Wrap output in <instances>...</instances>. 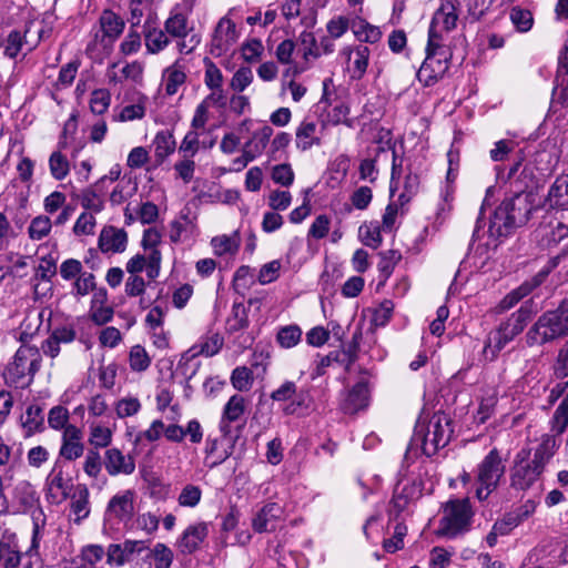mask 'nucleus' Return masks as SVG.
Here are the masks:
<instances>
[{
    "mask_svg": "<svg viewBox=\"0 0 568 568\" xmlns=\"http://www.w3.org/2000/svg\"><path fill=\"white\" fill-rule=\"evenodd\" d=\"M540 211L542 207L537 203L534 192L511 193L505 196L491 214L488 233L494 239L507 237L531 219L538 217Z\"/></svg>",
    "mask_w": 568,
    "mask_h": 568,
    "instance_id": "1",
    "label": "nucleus"
},
{
    "mask_svg": "<svg viewBox=\"0 0 568 568\" xmlns=\"http://www.w3.org/2000/svg\"><path fill=\"white\" fill-rule=\"evenodd\" d=\"M568 336V298L557 308L542 313L527 331L525 338L529 347L542 346Z\"/></svg>",
    "mask_w": 568,
    "mask_h": 568,
    "instance_id": "2",
    "label": "nucleus"
},
{
    "mask_svg": "<svg viewBox=\"0 0 568 568\" xmlns=\"http://www.w3.org/2000/svg\"><path fill=\"white\" fill-rule=\"evenodd\" d=\"M450 418L444 413L434 414L426 425L415 428L406 454L420 447L422 452L430 457L450 440L453 428Z\"/></svg>",
    "mask_w": 568,
    "mask_h": 568,
    "instance_id": "3",
    "label": "nucleus"
},
{
    "mask_svg": "<svg viewBox=\"0 0 568 568\" xmlns=\"http://www.w3.org/2000/svg\"><path fill=\"white\" fill-rule=\"evenodd\" d=\"M531 317V311L528 306H520L506 321L489 333L484 345V354L490 361H494L499 352L519 335Z\"/></svg>",
    "mask_w": 568,
    "mask_h": 568,
    "instance_id": "4",
    "label": "nucleus"
},
{
    "mask_svg": "<svg viewBox=\"0 0 568 568\" xmlns=\"http://www.w3.org/2000/svg\"><path fill=\"white\" fill-rule=\"evenodd\" d=\"M474 511L468 498L450 499L443 506L437 534L455 538L470 529Z\"/></svg>",
    "mask_w": 568,
    "mask_h": 568,
    "instance_id": "5",
    "label": "nucleus"
},
{
    "mask_svg": "<svg viewBox=\"0 0 568 568\" xmlns=\"http://www.w3.org/2000/svg\"><path fill=\"white\" fill-rule=\"evenodd\" d=\"M506 471L505 462L497 448H493L477 466L475 491L479 500H486L497 489Z\"/></svg>",
    "mask_w": 568,
    "mask_h": 568,
    "instance_id": "6",
    "label": "nucleus"
},
{
    "mask_svg": "<svg viewBox=\"0 0 568 568\" xmlns=\"http://www.w3.org/2000/svg\"><path fill=\"white\" fill-rule=\"evenodd\" d=\"M40 366L41 354L39 348L32 345H21L8 369L10 382L21 387L29 386Z\"/></svg>",
    "mask_w": 568,
    "mask_h": 568,
    "instance_id": "7",
    "label": "nucleus"
},
{
    "mask_svg": "<svg viewBox=\"0 0 568 568\" xmlns=\"http://www.w3.org/2000/svg\"><path fill=\"white\" fill-rule=\"evenodd\" d=\"M541 207L539 232L548 245H556L568 236V207Z\"/></svg>",
    "mask_w": 568,
    "mask_h": 568,
    "instance_id": "8",
    "label": "nucleus"
},
{
    "mask_svg": "<svg viewBox=\"0 0 568 568\" xmlns=\"http://www.w3.org/2000/svg\"><path fill=\"white\" fill-rule=\"evenodd\" d=\"M39 525L34 524L32 531V540L29 549L22 555L16 546L0 541V566L3 568H17L21 560L27 559L23 562V568H32L33 565H38L40 561L39 554Z\"/></svg>",
    "mask_w": 568,
    "mask_h": 568,
    "instance_id": "9",
    "label": "nucleus"
},
{
    "mask_svg": "<svg viewBox=\"0 0 568 568\" xmlns=\"http://www.w3.org/2000/svg\"><path fill=\"white\" fill-rule=\"evenodd\" d=\"M529 456V448L520 449L515 456V465L510 474V486L515 489L527 490L542 474L540 469H535V465L528 460Z\"/></svg>",
    "mask_w": 568,
    "mask_h": 568,
    "instance_id": "10",
    "label": "nucleus"
},
{
    "mask_svg": "<svg viewBox=\"0 0 568 568\" xmlns=\"http://www.w3.org/2000/svg\"><path fill=\"white\" fill-rule=\"evenodd\" d=\"M537 168L531 162H525L520 156L508 170L506 181L509 183L511 193L532 192L537 184Z\"/></svg>",
    "mask_w": 568,
    "mask_h": 568,
    "instance_id": "11",
    "label": "nucleus"
},
{
    "mask_svg": "<svg viewBox=\"0 0 568 568\" xmlns=\"http://www.w3.org/2000/svg\"><path fill=\"white\" fill-rule=\"evenodd\" d=\"M452 53L439 55L426 53V58L417 71V79L424 87H433L448 71Z\"/></svg>",
    "mask_w": 568,
    "mask_h": 568,
    "instance_id": "12",
    "label": "nucleus"
},
{
    "mask_svg": "<svg viewBox=\"0 0 568 568\" xmlns=\"http://www.w3.org/2000/svg\"><path fill=\"white\" fill-rule=\"evenodd\" d=\"M146 549L148 545L143 540H125L123 544H111L106 551V562L122 566L131 562L135 554H141Z\"/></svg>",
    "mask_w": 568,
    "mask_h": 568,
    "instance_id": "13",
    "label": "nucleus"
},
{
    "mask_svg": "<svg viewBox=\"0 0 568 568\" xmlns=\"http://www.w3.org/2000/svg\"><path fill=\"white\" fill-rule=\"evenodd\" d=\"M126 244L128 233L124 229L108 225L101 230L98 246L103 253H122Z\"/></svg>",
    "mask_w": 568,
    "mask_h": 568,
    "instance_id": "14",
    "label": "nucleus"
},
{
    "mask_svg": "<svg viewBox=\"0 0 568 568\" xmlns=\"http://www.w3.org/2000/svg\"><path fill=\"white\" fill-rule=\"evenodd\" d=\"M81 439V430L74 425H68L62 434V445L59 450V457L69 462L81 457L84 452Z\"/></svg>",
    "mask_w": 568,
    "mask_h": 568,
    "instance_id": "15",
    "label": "nucleus"
},
{
    "mask_svg": "<svg viewBox=\"0 0 568 568\" xmlns=\"http://www.w3.org/2000/svg\"><path fill=\"white\" fill-rule=\"evenodd\" d=\"M103 464L110 476L131 475L135 470L134 459L114 447L105 450Z\"/></svg>",
    "mask_w": 568,
    "mask_h": 568,
    "instance_id": "16",
    "label": "nucleus"
},
{
    "mask_svg": "<svg viewBox=\"0 0 568 568\" xmlns=\"http://www.w3.org/2000/svg\"><path fill=\"white\" fill-rule=\"evenodd\" d=\"M209 535V527L206 523H196L190 525L181 535L178 540V548L183 554H192L197 550L201 544Z\"/></svg>",
    "mask_w": 568,
    "mask_h": 568,
    "instance_id": "17",
    "label": "nucleus"
},
{
    "mask_svg": "<svg viewBox=\"0 0 568 568\" xmlns=\"http://www.w3.org/2000/svg\"><path fill=\"white\" fill-rule=\"evenodd\" d=\"M99 21L101 36L97 33L95 38L97 40L100 38L101 42L108 41V43L111 44L123 32V19L111 10H104L100 16Z\"/></svg>",
    "mask_w": 568,
    "mask_h": 568,
    "instance_id": "18",
    "label": "nucleus"
},
{
    "mask_svg": "<svg viewBox=\"0 0 568 568\" xmlns=\"http://www.w3.org/2000/svg\"><path fill=\"white\" fill-rule=\"evenodd\" d=\"M133 499V490L129 489L122 494H116L110 499L106 510L120 521L126 523L132 519L134 514Z\"/></svg>",
    "mask_w": 568,
    "mask_h": 568,
    "instance_id": "19",
    "label": "nucleus"
},
{
    "mask_svg": "<svg viewBox=\"0 0 568 568\" xmlns=\"http://www.w3.org/2000/svg\"><path fill=\"white\" fill-rule=\"evenodd\" d=\"M368 405L367 382L359 381L348 392L342 404V409L346 414H355Z\"/></svg>",
    "mask_w": 568,
    "mask_h": 568,
    "instance_id": "20",
    "label": "nucleus"
},
{
    "mask_svg": "<svg viewBox=\"0 0 568 568\" xmlns=\"http://www.w3.org/2000/svg\"><path fill=\"white\" fill-rule=\"evenodd\" d=\"M558 447L559 444L554 435L546 434L541 436L540 443L536 447L534 457L530 460L535 465V469H540L544 473L546 465L554 457Z\"/></svg>",
    "mask_w": 568,
    "mask_h": 568,
    "instance_id": "21",
    "label": "nucleus"
},
{
    "mask_svg": "<svg viewBox=\"0 0 568 568\" xmlns=\"http://www.w3.org/2000/svg\"><path fill=\"white\" fill-rule=\"evenodd\" d=\"M45 484L50 493L54 489L61 493V498L64 500L70 497V491L73 487L72 479L64 476L63 466L60 459H57L50 474L47 477ZM54 496L53 494H51Z\"/></svg>",
    "mask_w": 568,
    "mask_h": 568,
    "instance_id": "22",
    "label": "nucleus"
},
{
    "mask_svg": "<svg viewBox=\"0 0 568 568\" xmlns=\"http://www.w3.org/2000/svg\"><path fill=\"white\" fill-rule=\"evenodd\" d=\"M457 20L458 14L455 3L452 0H446L435 11L430 24L445 32H449L456 28Z\"/></svg>",
    "mask_w": 568,
    "mask_h": 568,
    "instance_id": "23",
    "label": "nucleus"
},
{
    "mask_svg": "<svg viewBox=\"0 0 568 568\" xmlns=\"http://www.w3.org/2000/svg\"><path fill=\"white\" fill-rule=\"evenodd\" d=\"M272 135L273 129L270 125H264L253 133L252 138L243 145V152L248 160H254L263 153Z\"/></svg>",
    "mask_w": 568,
    "mask_h": 568,
    "instance_id": "24",
    "label": "nucleus"
},
{
    "mask_svg": "<svg viewBox=\"0 0 568 568\" xmlns=\"http://www.w3.org/2000/svg\"><path fill=\"white\" fill-rule=\"evenodd\" d=\"M146 49L150 53H158L169 44L165 31L159 29L151 19H148L143 27Z\"/></svg>",
    "mask_w": 568,
    "mask_h": 568,
    "instance_id": "25",
    "label": "nucleus"
},
{
    "mask_svg": "<svg viewBox=\"0 0 568 568\" xmlns=\"http://www.w3.org/2000/svg\"><path fill=\"white\" fill-rule=\"evenodd\" d=\"M545 205L567 207L568 205V174L558 176L548 190Z\"/></svg>",
    "mask_w": 568,
    "mask_h": 568,
    "instance_id": "26",
    "label": "nucleus"
},
{
    "mask_svg": "<svg viewBox=\"0 0 568 568\" xmlns=\"http://www.w3.org/2000/svg\"><path fill=\"white\" fill-rule=\"evenodd\" d=\"M250 326L248 308L243 303L234 302L231 314L226 318L225 329L229 334L244 331Z\"/></svg>",
    "mask_w": 568,
    "mask_h": 568,
    "instance_id": "27",
    "label": "nucleus"
},
{
    "mask_svg": "<svg viewBox=\"0 0 568 568\" xmlns=\"http://www.w3.org/2000/svg\"><path fill=\"white\" fill-rule=\"evenodd\" d=\"M72 499L71 510L77 516L74 523L80 524L90 514L88 487L85 485H78Z\"/></svg>",
    "mask_w": 568,
    "mask_h": 568,
    "instance_id": "28",
    "label": "nucleus"
},
{
    "mask_svg": "<svg viewBox=\"0 0 568 568\" xmlns=\"http://www.w3.org/2000/svg\"><path fill=\"white\" fill-rule=\"evenodd\" d=\"M316 123L303 121L296 129V146L302 151L311 149L314 144L320 145V138L315 136Z\"/></svg>",
    "mask_w": 568,
    "mask_h": 568,
    "instance_id": "29",
    "label": "nucleus"
},
{
    "mask_svg": "<svg viewBox=\"0 0 568 568\" xmlns=\"http://www.w3.org/2000/svg\"><path fill=\"white\" fill-rule=\"evenodd\" d=\"M292 402L285 406L284 413L286 415H304L306 414L313 403L310 389L301 388L296 389V394L293 395Z\"/></svg>",
    "mask_w": 568,
    "mask_h": 568,
    "instance_id": "30",
    "label": "nucleus"
},
{
    "mask_svg": "<svg viewBox=\"0 0 568 568\" xmlns=\"http://www.w3.org/2000/svg\"><path fill=\"white\" fill-rule=\"evenodd\" d=\"M21 418L27 436H31L36 432L43 429V410L39 405H30Z\"/></svg>",
    "mask_w": 568,
    "mask_h": 568,
    "instance_id": "31",
    "label": "nucleus"
},
{
    "mask_svg": "<svg viewBox=\"0 0 568 568\" xmlns=\"http://www.w3.org/2000/svg\"><path fill=\"white\" fill-rule=\"evenodd\" d=\"M224 344V338L220 333H212L201 338L199 344L194 345L191 351H195L194 355H204L211 357L216 355Z\"/></svg>",
    "mask_w": 568,
    "mask_h": 568,
    "instance_id": "32",
    "label": "nucleus"
},
{
    "mask_svg": "<svg viewBox=\"0 0 568 568\" xmlns=\"http://www.w3.org/2000/svg\"><path fill=\"white\" fill-rule=\"evenodd\" d=\"M154 154L159 162H163L175 150V140L170 131L163 130L156 133L154 141Z\"/></svg>",
    "mask_w": 568,
    "mask_h": 568,
    "instance_id": "33",
    "label": "nucleus"
},
{
    "mask_svg": "<svg viewBox=\"0 0 568 568\" xmlns=\"http://www.w3.org/2000/svg\"><path fill=\"white\" fill-rule=\"evenodd\" d=\"M241 241L239 232L233 235H219L211 240V246L214 254L221 256L224 254H235L239 251Z\"/></svg>",
    "mask_w": 568,
    "mask_h": 568,
    "instance_id": "34",
    "label": "nucleus"
},
{
    "mask_svg": "<svg viewBox=\"0 0 568 568\" xmlns=\"http://www.w3.org/2000/svg\"><path fill=\"white\" fill-rule=\"evenodd\" d=\"M415 491L414 486H404L400 491H395L388 509L390 519H397L402 511L405 510Z\"/></svg>",
    "mask_w": 568,
    "mask_h": 568,
    "instance_id": "35",
    "label": "nucleus"
},
{
    "mask_svg": "<svg viewBox=\"0 0 568 568\" xmlns=\"http://www.w3.org/2000/svg\"><path fill=\"white\" fill-rule=\"evenodd\" d=\"M165 32L174 38L187 36V18L181 12L171 13L164 23Z\"/></svg>",
    "mask_w": 568,
    "mask_h": 568,
    "instance_id": "36",
    "label": "nucleus"
},
{
    "mask_svg": "<svg viewBox=\"0 0 568 568\" xmlns=\"http://www.w3.org/2000/svg\"><path fill=\"white\" fill-rule=\"evenodd\" d=\"M551 430L556 435H561L565 433L568 426V394L564 397L560 404L554 412V415L550 420Z\"/></svg>",
    "mask_w": 568,
    "mask_h": 568,
    "instance_id": "37",
    "label": "nucleus"
},
{
    "mask_svg": "<svg viewBox=\"0 0 568 568\" xmlns=\"http://www.w3.org/2000/svg\"><path fill=\"white\" fill-rule=\"evenodd\" d=\"M52 222L49 216L47 215H38L34 219H32L29 229L28 234L29 237L33 241H40L44 239L51 231Z\"/></svg>",
    "mask_w": 568,
    "mask_h": 568,
    "instance_id": "38",
    "label": "nucleus"
},
{
    "mask_svg": "<svg viewBox=\"0 0 568 568\" xmlns=\"http://www.w3.org/2000/svg\"><path fill=\"white\" fill-rule=\"evenodd\" d=\"M358 235L364 245L377 248L382 244V234L378 223L363 224Z\"/></svg>",
    "mask_w": 568,
    "mask_h": 568,
    "instance_id": "39",
    "label": "nucleus"
},
{
    "mask_svg": "<svg viewBox=\"0 0 568 568\" xmlns=\"http://www.w3.org/2000/svg\"><path fill=\"white\" fill-rule=\"evenodd\" d=\"M302 337V329L297 325H287L281 327L276 334L277 343L284 348H291L297 345Z\"/></svg>",
    "mask_w": 568,
    "mask_h": 568,
    "instance_id": "40",
    "label": "nucleus"
},
{
    "mask_svg": "<svg viewBox=\"0 0 568 568\" xmlns=\"http://www.w3.org/2000/svg\"><path fill=\"white\" fill-rule=\"evenodd\" d=\"M510 20L514 27L519 32H527L532 28L534 17L532 13L520 7H515L510 11Z\"/></svg>",
    "mask_w": 568,
    "mask_h": 568,
    "instance_id": "41",
    "label": "nucleus"
},
{
    "mask_svg": "<svg viewBox=\"0 0 568 568\" xmlns=\"http://www.w3.org/2000/svg\"><path fill=\"white\" fill-rule=\"evenodd\" d=\"M245 412V400L240 395H233L224 406L223 419L229 423L236 422Z\"/></svg>",
    "mask_w": 568,
    "mask_h": 568,
    "instance_id": "42",
    "label": "nucleus"
},
{
    "mask_svg": "<svg viewBox=\"0 0 568 568\" xmlns=\"http://www.w3.org/2000/svg\"><path fill=\"white\" fill-rule=\"evenodd\" d=\"M559 258V256L550 258L547 264L538 271L537 274L523 283L524 286H527L529 294L546 281L552 270L557 267Z\"/></svg>",
    "mask_w": 568,
    "mask_h": 568,
    "instance_id": "43",
    "label": "nucleus"
},
{
    "mask_svg": "<svg viewBox=\"0 0 568 568\" xmlns=\"http://www.w3.org/2000/svg\"><path fill=\"white\" fill-rule=\"evenodd\" d=\"M145 557H153L156 568H169L173 560L172 550L164 544L158 542L152 550H145Z\"/></svg>",
    "mask_w": 568,
    "mask_h": 568,
    "instance_id": "44",
    "label": "nucleus"
},
{
    "mask_svg": "<svg viewBox=\"0 0 568 568\" xmlns=\"http://www.w3.org/2000/svg\"><path fill=\"white\" fill-rule=\"evenodd\" d=\"M371 50L366 45H359L355 50V60L354 67L352 70L351 78L354 80H359L363 78L367 70L368 59H369Z\"/></svg>",
    "mask_w": 568,
    "mask_h": 568,
    "instance_id": "45",
    "label": "nucleus"
},
{
    "mask_svg": "<svg viewBox=\"0 0 568 568\" xmlns=\"http://www.w3.org/2000/svg\"><path fill=\"white\" fill-rule=\"evenodd\" d=\"M529 295L527 291V286L523 284L517 288L509 292L507 295L503 297V300L496 306V313L500 314L510 308H513L517 303H519L524 297Z\"/></svg>",
    "mask_w": 568,
    "mask_h": 568,
    "instance_id": "46",
    "label": "nucleus"
},
{
    "mask_svg": "<svg viewBox=\"0 0 568 568\" xmlns=\"http://www.w3.org/2000/svg\"><path fill=\"white\" fill-rule=\"evenodd\" d=\"M50 173L55 180H63L69 173V162L59 151L53 152L49 158Z\"/></svg>",
    "mask_w": 568,
    "mask_h": 568,
    "instance_id": "47",
    "label": "nucleus"
},
{
    "mask_svg": "<svg viewBox=\"0 0 568 568\" xmlns=\"http://www.w3.org/2000/svg\"><path fill=\"white\" fill-rule=\"evenodd\" d=\"M443 30L437 27L429 24L428 29V41L426 47V53H435L439 55H445V53H450L449 50L443 44Z\"/></svg>",
    "mask_w": 568,
    "mask_h": 568,
    "instance_id": "48",
    "label": "nucleus"
},
{
    "mask_svg": "<svg viewBox=\"0 0 568 568\" xmlns=\"http://www.w3.org/2000/svg\"><path fill=\"white\" fill-rule=\"evenodd\" d=\"M217 444V439L209 438L206 440L204 463L205 466L209 467L210 469L217 467L219 465L224 463L230 456V453H227L226 450L216 455Z\"/></svg>",
    "mask_w": 568,
    "mask_h": 568,
    "instance_id": "49",
    "label": "nucleus"
},
{
    "mask_svg": "<svg viewBox=\"0 0 568 568\" xmlns=\"http://www.w3.org/2000/svg\"><path fill=\"white\" fill-rule=\"evenodd\" d=\"M130 367L134 372H144L151 364V358L145 348L141 345H134L130 351Z\"/></svg>",
    "mask_w": 568,
    "mask_h": 568,
    "instance_id": "50",
    "label": "nucleus"
},
{
    "mask_svg": "<svg viewBox=\"0 0 568 568\" xmlns=\"http://www.w3.org/2000/svg\"><path fill=\"white\" fill-rule=\"evenodd\" d=\"M204 83L210 90L222 89L223 75L216 64L209 58L204 59Z\"/></svg>",
    "mask_w": 568,
    "mask_h": 568,
    "instance_id": "51",
    "label": "nucleus"
},
{
    "mask_svg": "<svg viewBox=\"0 0 568 568\" xmlns=\"http://www.w3.org/2000/svg\"><path fill=\"white\" fill-rule=\"evenodd\" d=\"M381 261L378 270L385 278H388L394 271L395 265L400 261L402 255L398 251L388 250L379 253Z\"/></svg>",
    "mask_w": 568,
    "mask_h": 568,
    "instance_id": "52",
    "label": "nucleus"
},
{
    "mask_svg": "<svg viewBox=\"0 0 568 568\" xmlns=\"http://www.w3.org/2000/svg\"><path fill=\"white\" fill-rule=\"evenodd\" d=\"M202 497V490L199 486L189 484L181 490L178 501L183 507H195Z\"/></svg>",
    "mask_w": 568,
    "mask_h": 568,
    "instance_id": "53",
    "label": "nucleus"
},
{
    "mask_svg": "<svg viewBox=\"0 0 568 568\" xmlns=\"http://www.w3.org/2000/svg\"><path fill=\"white\" fill-rule=\"evenodd\" d=\"M95 290V276L92 273L82 272L73 283L72 293L78 296H85Z\"/></svg>",
    "mask_w": 568,
    "mask_h": 568,
    "instance_id": "54",
    "label": "nucleus"
},
{
    "mask_svg": "<svg viewBox=\"0 0 568 568\" xmlns=\"http://www.w3.org/2000/svg\"><path fill=\"white\" fill-rule=\"evenodd\" d=\"M516 142L513 140H499L495 142L494 148L489 151V156L494 162H503L514 151Z\"/></svg>",
    "mask_w": 568,
    "mask_h": 568,
    "instance_id": "55",
    "label": "nucleus"
},
{
    "mask_svg": "<svg viewBox=\"0 0 568 568\" xmlns=\"http://www.w3.org/2000/svg\"><path fill=\"white\" fill-rule=\"evenodd\" d=\"M231 382L235 389L246 390L252 384V372L245 366L236 367L232 372Z\"/></svg>",
    "mask_w": 568,
    "mask_h": 568,
    "instance_id": "56",
    "label": "nucleus"
},
{
    "mask_svg": "<svg viewBox=\"0 0 568 568\" xmlns=\"http://www.w3.org/2000/svg\"><path fill=\"white\" fill-rule=\"evenodd\" d=\"M241 50L243 59L246 62L252 63L260 60L264 51V47L260 39L254 38L243 43Z\"/></svg>",
    "mask_w": 568,
    "mask_h": 568,
    "instance_id": "57",
    "label": "nucleus"
},
{
    "mask_svg": "<svg viewBox=\"0 0 568 568\" xmlns=\"http://www.w3.org/2000/svg\"><path fill=\"white\" fill-rule=\"evenodd\" d=\"M111 97L106 90L93 91L90 100V109L94 114H103L110 105Z\"/></svg>",
    "mask_w": 568,
    "mask_h": 568,
    "instance_id": "58",
    "label": "nucleus"
},
{
    "mask_svg": "<svg viewBox=\"0 0 568 568\" xmlns=\"http://www.w3.org/2000/svg\"><path fill=\"white\" fill-rule=\"evenodd\" d=\"M253 81V73L248 67H241L231 80V88L236 92H243Z\"/></svg>",
    "mask_w": 568,
    "mask_h": 568,
    "instance_id": "59",
    "label": "nucleus"
},
{
    "mask_svg": "<svg viewBox=\"0 0 568 568\" xmlns=\"http://www.w3.org/2000/svg\"><path fill=\"white\" fill-rule=\"evenodd\" d=\"M281 270V262L278 260H273L266 264H264L257 276V281L262 284H268L277 280Z\"/></svg>",
    "mask_w": 568,
    "mask_h": 568,
    "instance_id": "60",
    "label": "nucleus"
},
{
    "mask_svg": "<svg viewBox=\"0 0 568 568\" xmlns=\"http://www.w3.org/2000/svg\"><path fill=\"white\" fill-rule=\"evenodd\" d=\"M165 74V92L168 95H173L178 92L179 87L185 82L186 75L178 69H168Z\"/></svg>",
    "mask_w": 568,
    "mask_h": 568,
    "instance_id": "61",
    "label": "nucleus"
},
{
    "mask_svg": "<svg viewBox=\"0 0 568 568\" xmlns=\"http://www.w3.org/2000/svg\"><path fill=\"white\" fill-rule=\"evenodd\" d=\"M14 497L20 501L21 505L26 507L32 506L36 500V491L29 481L23 480L16 486Z\"/></svg>",
    "mask_w": 568,
    "mask_h": 568,
    "instance_id": "62",
    "label": "nucleus"
},
{
    "mask_svg": "<svg viewBox=\"0 0 568 568\" xmlns=\"http://www.w3.org/2000/svg\"><path fill=\"white\" fill-rule=\"evenodd\" d=\"M81 204L85 210H91L95 213H99L104 207L103 200L97 194V192L92 189H85L81 195Z\"/></svg>",
    "mask_w": 568,
    "mask_h": 568,
    "instance_id": "63",
    "label": "nucleus"
},
{
    "mask_svg": "<svg viewBox=\"0 0 568 568\" xmlns=\"http://www.w3.org/2000/svg\"><path fill=\"white\" fill-rule=\"evenodd\" d=\"M554 374L557 378L568 377V341L558 352L557 359L554 364Z\"/></svg>",
    "mask_w": 568,
    "mask_h": 568,
    "instance_id": "64",
    "label": "nucleus"
}]
</instances>
